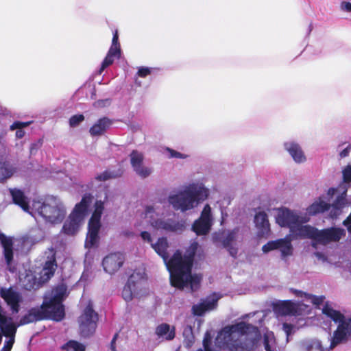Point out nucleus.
I'll use <instances>...</instances> for the list:
<instances>
[{"mask_svg":"<svg viewBox=\"0 0 351 351\" xmlns=\"http://www.w3.org/2000/svg\"><path fill=\"white\" fill-rule=\"evenodd\" d=\"M197 247V243H192L184 255L178 250L167 262H165L170 274V282L172 287L180 290L184 289V278L186 280V275L192 271Z\"/></svg>","mask_w":351,"mask_h":351,"instance_id":"f257e3e1","label":"nucleus"},{"mask_svg":"<svg viewBox=\"0 0 351 351\" xmlns=\"http://www.w3.org/2000/svg\"><path fill=\"white\" fill-rule=\"evenodd\" d=\"M67 288L61 285L54 289V295L49 301H44L40 305V310L45 319H51L56 322L62 321L65 316L63 300L66 297Z\"/></svg>","mask_w":351,"mask_h":351,"instance_id":"f03ea898","label":"nucleus"},{"mask_svg":"<svg viewBox=\"0 0 351 351\" xmlns=\"http://www.w3.org/2000/svg\"><path fill=\"white\" fill-rule=\"evenodd\" d=\"M37 207L38 214L47 222L58 224L62 222L66 215V210L63 202L56 197H45Z\"/></svg>","mask_w":351,"mask_h":351,"instance_id":"7ed1b4c3","label":"nucleus"},{"mask_svg":"<svg viewBox=\"0 0 351 351\" xmlns=\"http://www.w3.org/2000/svg\"><path fill=\"white\" fill-rule=\"evenodd\" d=\"M215 345L220 349L227 351H251L252 348L239 339L230 326H225L218 333Z\"/></svg>","mask_w":351,"mask_h":351,"instance_id":"20e7f679","label":"nucleus"},{"mask_svg":"<svg viewBox=\"0 0 351 351\" xmlns=\"http://www.w3.org/2000/svg\"><path fill=\"white\" fill-rule=\"evenodd\" d=\"M97 321L98 314L93 310L92 304L88 303L79 317L81 335L84 337L93 335L95 332Z\"/></svg>","mask_w":351,"mask_h":351,"instance_id":"39448f33","label":"nucleus"},{"mask_svg":"<svg viewBox=\"0 0 351 351\" xmlns=\"http://www.w3.org/2000/svg\"><path fill=\"white\" fill-rule=\"evenodd\" d=\"M145 280L138 274H132L123 287L122 297L126 302H130L134 296L140 295L145 287Z\"/></svg>","mask_w":351,"mask_h":351,"instance_id":"423d86ee","label":"nucleus"},{"mask_svg":"<svg viewBox=\"0 0 351 351\" xmlns=\"http://www.w3.org/2000/svg\"><path fill=\"white\" fill-rule=\"evenodd\" d=\"M239 232V228H235L227 232H222L215 236L216 241L220 242L222 246L227 250L230 255L236 258L238 254V248L233 245L237 241V234Z\"/></svg>","mask_w":351,"mask_h":351,"instance_id":"0eeeda50","label":"nucleus"},{"mask_svg":"<svg viewBox=\"0 0 351 351\" xmlns=\"http://www.w3.org/2000/svg\"><path fill=\"white\" fill-rule=\"evenodd\" d=\"M0 296L10 306L12 313H18L20 311V304L23 301L21 294L14 289L12 287L0 289Z\"/></svg>","mask_w":351,"mask_h":351,"instance_id":"6e6552de","label":"nucleus"},{"mask_svg":"<svg viewBox=\"0 0 351 351\" xmlns=\"http://www.w3.org/2000/svg\"><path fill=\"white\" fill-rule=\"evenodd\" d=\"M346 236V230L341 228L331 227L318 230L316 243L327 245L332 242H338Z\"/></svg>","mask_w":351,"mask_h":351,"instance_id":"1a4fd4ad","label":"nucleus"},{"mask_svg":"<svg viewBox=\"0 0 351 351\" xmlns=\"http://www.w3.org/2000/svg\"><path fill=\"white\" fill-rule=\"evenodd\" d=\"M169 202L176 210L186 211L194 207L192 195L189 189L181 191L169 197Z\"/></svg>","mask_w":351,"mask_h":351,"instance_id":"9d476101","label":"nucleus"},{"mask_svg":"<svg viewBox=\"0 0 351 351\" xmlns=\"http://www.w3.org/2000/svg\"><path fill=\"white\" fill-rule=\"evenodd\" d=\"M125 260V255L123 253H110L104 258L102 266L106 273L114 274L123 266Z\"/></svg>","mask_w":351,"mask_h":351,"instance_id":"9b49d317","label":"nucleus"},{"mask_svg":"<svg viewBox=\"0 0 351 351\" xmlns=\"http://www.w3.org/2000/svg\"><path fill=\"white\" fill-rule=\"evenodd\" d=\"M276 221L281 227L289 228L291 232L299 222V217L288 208L278 210Z\"/></svg>","mask_w":351,"mask_h":351,"instance_id":"f8f14e48","label":"nucleus"},{"mask_svg":"<svg viewBox=\"0 0 351 351\" xmlns=\"http://www.w3.org/2000/svg\"><path fill=\"white\" fill-rule=\"evenodd\" d=\"M131 165L135 173L141 178H146L152 173V169L143 165V155L136 150H133L130 155Z\"/></svg>","mask_w":351,"mask_h":351,"instance_id":"ddd939ff","label":"nucleus"},{"mask_svg":"<svg viewBox=\"0 0 351 351\" xmlns=\"http://www.w3.org/2000/svg\"><path fill=\"white\" fill-rule=\"evenodd\" d=\"M0 243L3 247V254L6 265L10 271L14 272L16 268L12 267L14 261L13 241L10 237H8L3 233H0Z\"/></svg>","mask_w":351,"mask_h":351,"instance_id":"4468645a","label":"nucleus"},{"mask_svg":"<svg viewBox=\"0 0 351 351\" xmlns=\"http://www.w3.org/2000/svg\"><path fill=\"white\" fill-rule=\"evenodd\" d=\"M277 249L280 250L282 256L291 255L292 254L291 241L287 239H280L269 241L262 247V250L264 253H267Z\"/></svg>","mask_w":351,"mask_h":351,"instance_id":"2eb2a0df","label":"nucleus"},{"mask_svg":"<svg viewBox=\"0 0 351 351\" xmlns=\"http://www.w3.org/2000/svg\"><path fill=\"white\" fill-rule=\"evenodd\" d=\"M350 334H351V317L348 322H342L338 325L337 330L333 333L330 348L332 349L338 344L346 342L347 336Z\"/></svg>","mask_w":351,"mask_h":351,"instance_id":"dca6fc26","label":"nucleus"},{"mask_svg":"<svg viewBox=\"0 0 351 351\" xmlns=\"http://www.w3.org/2000/svg\"><path fill=\"white\" fill-rule=\"evenodd\" d=\"M292 234L303 239H311L316 243L318 229L309 225H301L298 223L292 229Z\"/></svg>","mask_w":351,"mask_h":351,"instance_id":"f3484780","label":"nucleus"},{"mask_svg":"<svg viewBox=\"0 0 351 351\" xmlns=\"http://www.w3.org/2000/svg\"><path fill=\"white\" fill-rule=\"evenodd\" d=\"M92 200L93 196L90 194H85L81 201L75 206L71 215L83 221Z\"/></svg>","mask_w":351,"mask_h":351,"instance_id":"a211bd4d","label":"nucleus"},{"mask_svg":"<svg viewBox=\"0 0 351 351\" xmlns=\"http://www.w3.org/2000/svg\"><path fill=\"white\" fill-rule=\"evenodd\" d=\"M152 226L157 229H162L166 231L176 232L181 231L184 229V224L179 221L173 220L171 219H158L151 223Z\"/></svg>","mask_w":351,"mask_h":351,"instance_id":"6ab92c4d","label":"nucleus"},{"mask_svg":"<svg viewBox=\"0 0 351 351\" xmlns=\"http://www.w3.org/2000/svg\"><path fill=\"white\" fill-rule=\"evenodd\" d=\"M254 223L258 229V237H263L270 232V224L267 215L263 212H258L255 215Z\"/></svg>","mask_w":351,"mask_h":351,"instance_id":"aec40b11","label":"nucleus"},{"mask_svg":"<svg viewBox=\"0 0 351 351\" xmlns=\"http://www.w3.org/2000/svg\"><path fill=\"white\" fill-rule=\"evenodd\" d=\"M9 191L14 204L20 206L25 212L29 213V199L24 192L16 188L10 189Z\"/></svg>","mask_w":351,"mask_h":351,"instance_id":"412c9836","label":"nucleus"},{"mask_svg":"<svg viewBox=\"0 0 351 351\" xmlns=\"http://www.w3.org/2000/svg\"><path fill=\"white\" fill-rule=\"evenodd\" d=\"M217 302V298H213L210 300H206L197 304H194L191 308L192 313L195 316H202L206 311L216 308Z\"/></svg>","mask_w":351,"mask_h":351,"instance_id":"4be33fe9","label":"nucleus"},{"mask_svg":"<svg viewBox=\"0 0 351 351\" xmlns=\"http://www.w3.org/2000/svg\"><path fill=\"white\" fill-rule=\"evenodd\" d=\"M40 308H32L19 320L18 326H23L38 321L45 320V316Z\"/></svg>","mask_w":351,"mask_h":351,"instance_id":"5701e85b","label":"nucleus"},{"mask_svg":"<svg viewBox=\"0 0 351 351\" xmlns=\"http://www.w3.org/2000/svg\"><path fill=\"white\" fill-rule=\"evenodd\" d=\"M56 268L57 263L55 257H51L45 263L40 273V277L43 282L47 283L53 276Z\"/></svg>","mask_w":351,"mask_h":351,"instance_id":"b1692460","label":"nucleus"},{"mask_svg":"<svg viewBox=\"0 0 351 351\" xmlns=\"http://www.w3.org/2000/svg\"><path fill=\"white\" fill-rule=\"evenodd\" d=\"M284 145L295 162L302 163L306 161V156L298 143H285Z\"/></svg>","mask_w":351,"mask_h":351,"instance_id":"393cba45","label":"nucleus"},{"mask_svg":"<svg viewBox=\"0 0 351 351\" xmlns=\"http://www.w3.org/2000/svg\"><path fill=\"white\" fill-rule=\"evenodd\" d=\"M112 121L108 117L99 119L89 130L93 136H97L104 134L112 125Z\"/></svg>","mask_w":351,"mask_h":351,"instance_id":"a878e982","label":"nucleus"},{"mask_svg":"<svg viewBox=\"0 0 351 351\" xmlns=\"http://www.w3.org/2000/svg\"><path fill=\"white\" fill-rule=\"evenodd\" d=\"M17 326L12 322V318L5 317L0 321V330L2 335L9 339L15 338Z\"/></svg>","mask_w":351,"mask_h":351,"instance_id":"bb28decb","label":"nucleus"},{"mask_svg":"<svg viewBox=\"0 0 351 351\" xmlns=\"http://www.w3.org/2000/svg\"><path fill=\"white\" fill-rule=\"evenodd\" d=\"M155 334L158 337H162L166 341H171L176 337V328L175 326L171 327L169 324L162 323L156 326Z\"/></svg>","mask_w":351,"mask_h":351,"instance_id":"cd10ccee","label":"nucleus"},{"mask_svg":"<svg viewBox=\"0 0 351 351\" xmlns=\"http://www.w3.org/2000/svg\"><path fill=\"white\" fill-rule=\"evenodd\" d=\"M82 221V220L70 214L68 219L64 223L62 229V232L67 235L75 234Z\"/></svg>","mask_w":351,"mask_h":351,"instance_id":"c85d7f7f","label":"nucleus"},{"mask_svg":"<svg viewBox=\"0 0 351 351\" xmlns=\"http://www.w3.org/2000/svg\"><path fill=\"white\" fill-rule=\"evenodd\" d=\"M45 285L40 277L38 280L36 276L32 274H27L23 282V287L27 291H36Z\"/></svg>","mask_w":351,"mask_h":351,"instance_id":"c756f323","label":"nucleus"},{"mask_svg":"<svg viewBox=\"0 0 351 351\" xmlns=\"http://www.w3.org/2000/svg\"><path fill=\"white\" fill-rule=\"evenodd\" d=\"M152 247L154 251L162 258L164 263L167 262L169 258L167 250L169 248V243L166 237L159 238L155 243H152Z\"/></svg>","mask_w":351,"mask_h":351,"instance_id":"7c9ffc66","label":"nucleus"},{"mask_svg":"<svg viewBox=\"0 0 351 351\" xmlns=\"http://www.w3.org/2000/svg\"><path fill=\"white\" fill-rule=\"evenodd\" d=\"M331 207L330 204L323 201L321 197H319L318 200L313 202L310 205L306 211L310 215H315L319 213H323L327 211Z\"/></svg>","mask_w":351,"mask_h":351,"instance_id":"2f4dec72","label":"nucleus"},{"mask_svg":"<svg viewBox=\"0 0 351 351\" xmlns=\"http://www.w3.org/2000/svg\"><path fill=\"white\" fill-rule=\"evenodd\" d=\"M211 226V222L198 218L193 222L192 230L198 236L206 235L209 233Z\"/></svg>","mask_w":351,"mask_h":351,"instance_id":"473e14b6","label":"nucleus"},{"mask_svg":"<svg viewBox=\"0 0 351 351\" xmlns=\"http://www.w3.org/2000/svg\"><path fill=\"white\" fill-rule=\"evenodd\" d=\"M230 327L232 330L233 332L237 334L238 336L239 335H244L249 333H252L258 330L257 327L244 322H241L235 324L230 325Z\"/></svg>","mask_w":351,"mask_h":351,"instance_id":"72a5a7b5","label":"nucleus"},{"mask_svg":"<svg viewBox=\"0 0 351 351\" xmlns=\"http://www.w3.org/2000/svg\"><path fill=\"white\" fill-rule=\"evenodd\" d=\"M274 308L282 315H293L296 312L295 305L290 300L281 301L276 304Z\"/></svg>","mask_w":351,"mask_h":351,"instance_id":"f704fd0d","label":"nucleus"},{"mask_svg":"<svg viewBox=\"0 0 351 351\" xmlns=\"http://www.w3.org/2000/svg\"><path fill=\"white\" fill-rule=\"evenodd\" d=\"M322 312L327 317L332 319L335 322L341 324L342 322H348V321L345 320L344 315L339 311L334 310L328 304H326L323 309Z\"/></svg>","mask_w":351,"mask_h":351,"instance_id":"c9c22d12","label":"nucleus"},{"mask_svg":"<svg viewBox=\"0 0 351 351\" xmlns=\"http://www.w3.org/2000/svg\"><path fill=\"white\" fill-rule=\"evenodd\" d=\"M202 280V276L198 274H192V271L189 275H186V280L184 281V287L190 285V288L192 292L197 291L200 287Z\"/></svg>","mask_w":351,"mask_h":351,"instance_id":"e433bc0d","label":"nucleus"},{"mask_svg":"<svg viewBox=\"0 0 351 351\" xmlns=\"http://www.w3.org/2000/svg\"><path fill=\"white\" fill-rule=\"evenodd\" d=\"M15 169L7 162H0V182L3 183L11 178Z\"/></svg>","mask_w":351,"mask_h":351,"instance_id":"4c0bfd02","label":"nucleus"},{"mask_svg":"<svg viewBox=\"0 0 351 351\" xmlns=\"http://www.w3.org/2000/svg\"><path fill=\"white\" fill-rule=\"evenodd\" d=\"M121 57V53L112 51L108 50L106 56L105 57L104 60L101 62V67L99 70V74H101L102 72L109 66L113 64L114 61V58H119Z\"/></svg>","mask_w":351,"mask_h":351,"instance_id":"58836bf2","label":"nucleus"},{"mask_svg":"<svg viewBox=\"0 0 351 351\" xmlns=\"http://www.w3.org/2000/svg\"><path fill=\"white\" fill-rule=\"evenodd\" d=\"M301 351H323V347L318 340H307L301 343Z\"/></svg>","mask_w":351,"mask_h":351,"instance_id":"ea45409f","label":"nucleus"},{"mask_svg":"<svg viewBox=\"0 0 351 351\" xmlns=\"http://www.w3.org/2000/svg\"><path fill=\"white\" fill-rule=\"evenodd\" d=\"M31 123V121L22 122L16 121L10 126V130L12 131L16 130V137L17 138H22L25 136V131L23 129L29 125Z\"/></svg>","mask_w":351,"mask_h":351,"instance_id":"a19ab883","label":"nucleus"},{"mask_svg":"<svg viewBox=\"0 0 351 351\" xmlns=\"http://www.w3.org/2000/svg\"><path fill=\"white\" fill-rule=\"evenodd\" d=\"M190 194L192 195L193 201L197 204L199 202L204 200L208 195V191L204 188H199L198 189H189Z\"/></svg>","mask_w":351,"mask_h":351,"instance_id":"79ce46f5","label":"nucleus"},{"mask_svg":"<svg viewBox=\"0 0 351 351\" xmlns=\"http://www.w3.org/2000/svg\"><path fill=\"white\" fill-rule=\"evenodd\" d=\"M62 350L66 351H85V346L74 340H70L62 346Z\"/></svg>","mask_w":351,"mask_h":351,"instance_id":"37998d69","label":"nucleus"},{"mask_svg":"<svg viewBox=\"0 0 351 351\" xmlns=\"http://www.w3.org/2000/svg\"><path fill=\"white\" fill-rule=\"evenodd\" d=\"M99 239V232L88 231L86 239V247H92L95 246L98 243Z\"/></svg>","mask_w":351,"mask_h":351,"instance_id":"c03bdc74","label":"nucleus"},{"mask_svg":"<svg viewBox=\"0 0 351 351\" xmlns=\"http://www.w3.org/2000/svg\"><path fill=\"white\" fill-rule=\"evenodd\" d=\"M119 173L110 172L108 171H104L101 173L97 175L95 179L98 181H106L109 179L115 178L122 175V171L119 170Z\"/></svg>","mask_w":351,"mask_h":351,"instance_id":"a18cd8bd","label":"nucleus"},{"mask_svg":"<svg viewBox=\"0 0 351 351\" xmlns=\"http://www.w3.org/2000/svg\"><path fill=\"white\" fill-rule=\"evenodd\" d=\"M104 209V202H101V200L96 201L95 204V210L91 215V217L101 219Z\"/></svg>","mask_w":351,"mask_h":351,"instance_id":"49530a36","label":"nucleus"},{"mask_svg":"<svg viewBox=\"0 0 351 351\" xmlns=\"http://www.w3.org/2000/svg\"><path fill=\"white\" fill-rule=\"evenodd\" d=\"M101 226V219L90 217L88 223V231L99 232Z\"/></svg>","mask_w":351,"mask_h":351,"instance_id":"de8ad7c7","label":"nucleus"},{"mask_svg":"<svg viewBox=\"0 0 351 351\" xmlns=\"http://www.w3.org/2000/svg\"><path fill=\"white\" fill-rule=\"evenodd\" d=\"M109 49L121 53V46L119 42V34L117 29L113 32L112 45Z\"/></svg>","mask_w":351,"mask_h":351,"instance_id":"09e8293b","label":"nucleus"},{"mask_svg":"<svg viewBox=\"0 0 351 351\" xmlns=\"http://www.w3.org/2000/svg\"><path fill=\"white\" fill-rule=\"evenodd\" d=\"M199 219L212 223L211 208L209 204H206L204 206Z\"/></svg>","mask_w":351,"mask_h":351,"instance_id":"8fccbe9b","label":"nucleus"},{"mask_svg":"<svg viewBox=\"0 0 351 351\" xmlns=\"http://www.w3.org/2000/svg\"><path fill=\"white\" fill-rule=\"evenodd\" d=\"M183 335L184 336V342L186 343V347H191L194 342V336L192 333L191 328L185 329L183 332Z\"/></svg>","mask_w":351,"mask_h":351,"instance_id":"3c124183","label":"nucleus"},{"mask_svg":"<svg viewBox=\"0 0 351 351\" xmlns=\"http://www.w3.org/2000/svg\"><path fill=\"white\" fill-rule=\"evenodd\" d=\"M346 205V199L341 195H339L332 205L333 209L340 210Z\"/></svg>","mask_w":351,"mask_h":351,"instance_id":"603ef678","label":"nucleus"},{"mask_svg":"<svg viewBox=\"0 0 351 351\" xmlns=\"http://www.w3.org/2000/svg\"><path fill=\"white\" fill-rule=\"evenodd\" d=\"M84 120V116L83 114H75L71 117V118L69 119V125L71 127L73 128L76 127Z\"/></svg>","mask_w":351,"mask_h":351,"instance_id":"864d4df0","label":"nucleus"},{"mask_svg":"<svg viewBox=\"0 0 351 351\" xmlns=\"http://www.w3.org/2000/svg\"><path fill=\"white\" fill-rule=\"evenodd\" d=\"M110 103V99H99L94 102L93 106L96 108H101L109 106Z\"/></svg>","mask_w":351,"mask_h":351,"instance_id":"5fc2aeb1","label":"nucleus"},{"mask_svg":"<svg viewBox=\"0 0 351 351\" xmlns=\"http://www.w3.org/2000/svg\"><path fill=\"white\" fill-rule=\"evenodd\" d=\"M343 180L346 183L351 182V165H348L343 170Z\"/></svg>","mask_w":351,"mask_h":351,"instance_id":"6e6d98bb","label":"nucleus"},{"mask_svg":"<svg viewBox=\"0 0 351 351\" xmlns=\"http://www.w3.org/2000/svg\"><path fill=\"white\" fill-rule=\"evenodd\" d=\"M152 73V69L148 67L141 66L138 69L137 75L141 77H145L147 75H150Z\"/></svg>","mask_w":351,"mask_h":351,"instance_id":"4d7b16f0","label":"nucleus"},{"mask_svg":"<svg viewBox=\"0 0 351 351\" xmlns=\"http://www.w3.org/2000/svg\"><path fill=\"white\" fill-rule=\"evenodd\" d=\"M14 343V339L10 338L5 341L3 347L0 351H11L12 346Z\"/></svg>","mask_w":351,"mask_h":351,"instance_id":"13d9d810","label":"nucleus"},{"mask_svg":"<svg viewBox=\"0 0 351 351\" xmlns=\"http://www.w3.org/2000/svg\"><path fill=\"white\" fill-rule=\"evenodd\" d=\"M168 152L170 153V156L171 158H186L187 157L186 155H184L180 152H178L176 150H173L170 148H167Z\"/></svg>","mask_w":351,"mask_h":351,"instance_id":"bf43d9fd","label":"nucleus"},{"mask_svg":"<svg viewBox=\"0 0 351 351\" xmlns=\"http://www.w3.org/2000/svg\"><path fill=\"white\" fill-rule=\"evenodd\" d=\"M282 328L287 334V336L289 337L291 334L293 327L291 324L284 323L282 325Z\"/></svg>","mask_w":351,"mask_h":351,"instance_id":"052dcab7","label":"nucleus"},{"mask_svg":"<svg viewBox=\"0 0 351 351\" xmlns=\"http://www.w3.org/2000/svg\"><path fill=\"white\" fill-rule=\"evenodd\" d=\"M141 237L144 241H147L149 243H152V239L149 232L147 231H143L141 233Z\"/></svg>","mask_w":351,"mask_h":351,"instance_id":"680f3d73","label":"nucleus"},{"mask_svg":"<svg viewBox=\"0 0 351 351\" xmlns=\"http://www.w3.org/2000/svg\"><path fill=\"white\" fill-rule=\"evenodd\" d=\"M119 337V332H116L114 336H113V338L110 342V350L112 351H117V349H116V341L117 339Z\"/></svg>","mask_w":351,"mask_h":351,"instance_id":"e2e57ef3","label":"nucleus"},{"mask_svg":"<svg viewBox=\"0 0 351 351\" xmlns=\"http://www.w3.org/2000/svg\"><path fill=\"white\" fill-rule=\"evenodd\" d=\"M343 224L347 227L348 231L351 233V213L343 221Z\"/></svg>","mask_w":351,"mask_h":351,"instance_id":"0e129e2a","label":"nucleus"},{"mask_svg":"<svg viewBox=\"0 0 351 351\" xmlns=\"http://www.w3.org/2000/svg\"><path fill=\"white\" fill-rule=\"evenodd\" d=\"M350 149H351V144L349 145L346 148H345L340 152V154H339L340 157L341 158L347 157L349 154Z\"/></svg>","mask_w":351,"mask_h":351,"instance_id":"69168bd1","label":"nucleus"},{"mask_svg":"<svg viewBox=\"0 0 351 351\" xmlns=\"http://www.w3.org/2000/svg\"><path fill=\"white\" fill-rule=\"evenodd\" d=\"M313 304L316 305H319L323 302V298L322 297H314L313 300Z\"/></svg>","mask_w":351,"mask_h":351,"instance_id":"338daca9","label":"nucleus"},{"mask_svg":"<svg viewBox=\"0 0 351 351\" xmlns=\"http://www.w3.org/2000/svg\"><path fill=\"white\" fill-rule=\"evenodd\" d=\"M342 5H343L344 9L346 11L351 12V3H350V2H343L342 3Z\"/></svg>","mask_w":351,"mask_h":351,"instance_id":"774afa93","label":"nucleus"}]
</instances>
